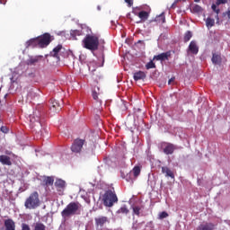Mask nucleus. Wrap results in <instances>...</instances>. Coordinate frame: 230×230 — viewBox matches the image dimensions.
I'll return each mask as SVG.
<instances>
[{"instance_id":"1","label":"nucleus","mask_w":230,"mask_h":230,"mask_svg":"<svg viewBox=\"0 0 230 230\" xmlns=\"http://www.w3.org/2000/svg\"><path fill=\"white\" fill-rule=\"evenodd\" d=\"M82 204L78 201H72L62 210L61 217L63 218H69V217H74V215H80V209Z\"/></svg>"},{"instance_id":"2","label":"nucleus","mask_w":230,"mask_h":230,"mask_svg":"<svg viewBox=\"0 0 230 230\" xmlns=\"http://www.w3.org/2000/svg\"><path fill=\"white\" fill-rule=\"evenodd\" d=\"M83 46L90 51H96L100 46V37L87 34L83 40Z\"/></svg>"},{"instance_id":"3","label":"nucleus","mask_w":230,"mask_h":230,"mask_svg":"<svg viewBox=\"0 0 230 230\" xmlns=\"http://www.w3.org/2000/svg\"><path fill=\"white\" fill-rule=\"evenodd\" d=\"M40 206V199L39 192L34 191L25 199L24 207L26 209H37Z\"/></svg>"},{"instance_id":"4","label":"nucleus","mask_w":230,"mask_h":230,"mask_svg":"<svg viewBox=\"0 0 230 230\" xmlns=\"http://www.w3.org/2000/svg\"><path fill=\"white\" fill-rule=\"evenodd\" d=\"M103 205L106 208H112L118 202V196L112 190H107L102 196Z\"/></svg>"},{"instance_id":"5","label":"nucleus","mask_w":230,"mask_h":230,"mask_svg":"<svg viewBox=\"0 0 230 230\" xmlns=\"http://www.w3.org/2000/svg\"><path fill=\"white\" fill-rule=\"evenodd\" d=\"M40 116H42V113H40V111L39 110H35L33 113L29 116L31 128L37 130L36 127L38 128L42 127V124L40 123Z\"/></svg>"},{"instance_id":"6","label":"nucleus","mask_w":230,"mask_h":230,"mask_svg":"<svg viewBox=\"0 0 230 230\" xmlns=\"http://www.w3.org/2000/svg\"><path fill=\"white\" fill-rule=\"evenodd\" d=\"M51 34L46 32L41 36L38 37L39 48H48L51 44Z\"/></svg>"},{"instance_id":"7","label":"nucleus","mask_w":230,"mask_h":230,"mask_svg":"<svg viewBox=\"0 0 230 230\" xmlns=\"http://www.w3.org/2000/svg\"><path fill=\"white\" fill-rule=\"evenodd\" d=\"M160 148L163 150L165 155H172L175 150H177V146L172 143L162 142L160 145Z\"/></svg>"},{"instance_id":"8","label":"nucleus","mask_w":230,"mask_h":230,"mask_svg":"<svg viewBox=\"0 0 230 230\" xmlns=\"http://www.w3.org/2000/svg\"><path fill=\"white\" fill-rule=\"evenodd\" d=\"M84 145H85V140L77 138L74 141L71 146V150L75 154H80L82 152V148H84Z\"/></svg>"},{"instance_id":"9","label":"nucleus","mask_w":230,"mask_h":230,"mask_svg":"<svg viewBox=\"0 0 230 230\" xmlns=\"http://www.w3.org/2000/svg\"><path fill=\"white\" fill-rule=\"evenodd\" d=\"M54 186L56 187L59 195H64V190H66V181L64 180L58 179L55 181Z\"/></svg>"},{"instance_id":"10","label":"nucleus","mask_w":230,"mask_h":230,"mask_svg":"<svg viewBox=\"0 0 230 230\" xmlns=\"http://www.w3.org/2000/svg\"><path fill=\"white\" fill-rule=\"evenodd\" d=\"M40 97V94H39L37 93L36 89L31 88V90L28 91L27 93V102H33L35 100H39V98Z\"/></svg>"},{"instance_id":"11","label":"nucleus","mask_w":230,"mask_h":230,"mask_svg":"<svg viewBox=\"0 0 230 230\" xmlns=\"http://www.w3.org/2000/svg\"><path fill=\"white\" fill-rule=\"evenodd\" d=\"M62 49H64V47L62 46V44H58L56 48L53 49L52 51H50L49 56L57 58L58 60H60L59 54Z\"/></svg>"},{"instance_id":"12","label":"nucleus","mask_w":230,"mask_h":230,"mask_svg":"<svg viewBox=\"0 0 230 230\" xmlns=\"http://www.w3.org/2000/svg\"><path fill=\"white\" fill-rule=\"evenodd\" d=\"M172 57V52L167 51V52H163L161 54H158L154 57V60H161L162 62H164V60H168Z\"/></svg>"},{"instance_id":"13","label":"nucleus","mask_w":230,"mask_h":230,"mask_svg":"<svg viewBox=\"0 0 230 230\" xmlns=\"http://www.w3.org/2000/svg\"><path fill=\"white\" fill-rule=\"evenodd\" d=\"M62 111V106L60 105V102L57 100L51 101V106H50V111L51 112H60Z\"/></svg>"},{"instance_id":"14","label":"nucleus","mask_w":230,"mask_h":230,"mask_svg":"<svg viewBox=\"0 0 230 230\" xmlns=\"http://www.w3.org/2000/svg\"><path fill=\"white\" fill-rule=\"evenodd\" d=\"M107 222H109V217H95V225L97 226V227H103V226H105V224H107Z\"/></svg>"},{"instance_id":"15","label":"nucleus","mask_w":230,"mask_h":230,"mask_svg":"<svg viewBox=\"0 0 230 230\" xmlns=\"http://www.w3.org/2000/svg\"><path fill=\"white\" fill-rule=\"evenodd\" d=\"M197 230H215V224L204 223L197 227Z\"/></svg>"},{"instance_id":"16","label":"nucleus","mask_w":230,"mask_h":230,"mask_svg":"<svg viewBox=\"0 0 230 230\" xmlns=\"http://www.w3.org/2000/svg\"><path fill=\"white\" fill-rule=\"evenodd\" d=\"M25 47L26 48H39V38H34V39H31L29 40L26 43H25Z\"/></svg>"},{"instance_id":"17","label":"nucleus","mask_w":230,"mask_h":230,"mask_svg":"<svg viewBox=\"0 0 230 230\" xmlns=\"http://www.w3.org/2000/svg\"><path fill=\"white\" fill-rule=\"evenodd\" d=\"M151 22H156L158 24H164L166 22V17L164 16V13L157 15L154 20H151Z\"/></svg>"},{"instance_id":"18","label":"nucleus","mask_w":230,"mask_h":230,"mask_svg":"<svg viewBox=\"0 0 230 230\" xmlns=\"http://www.w3.org/2000/svg\"><path fill=\"white\" fill-rule=\"evenodd\" d=\"M133 13H135V15H137V17H139V19H141V21L143 22L147 21L148 17L150 16V14L146 11H141L137 13L136 10H133Z\"/></svg>"},{"instance_id":"19","label":"nucleus","mask_w":230,"mask_h":230,"mask_svg":"<svg viewBox=\"0 0 230 230\" xmlns=\"http://www.w3.org/2000/svg\"><path fill=\"white\" fill-rule=\"evenodd\" d=\"M212 64H215L216 66H220L222 64V56L220 54L214 53L212 55Z\"/></svg>"},{"instance_id":"20","label":"nucleus","mask_w":230,"mask_h":230,"mask_svg":"<svg viewBox=\"0 0 230 230\" xmlns=\"http://www.w3.org/2000/svg\"><path fill=\"white\" fill-rule=\"evenodd\" d=\"M133 78L135 82H137L139 80H145V78H146V74L143 71H138L134 74Z\"/></svg>"},{"instance_id":"21","label":"nucleus","mask_w":230,"mask_h":230,"mask_svg":"<svg viewBox=\"0 0 230 230\" xmlns=\"http://www.w3.org/2000/svg\"><path fill=\"white\" fill-rule=\"evenodd\" d=\"M189 51H190L192 55H197V53H199V46H197V42L190 41L189 45Z\"/></svg>"},{"instance_id":"22","label":"nucleus","mask_w":230,"mask_h":230,"mask_svg":"<svg viewBox=\"0 0 230 230\" xmlns=\"http://www.w3.org/2000/svg\"><path fill=\"white\" fill-rule=\"evenodd\" d=\"M0 163L2 164H6V166H12V160H10V156L8 155H0Z\"/></svg>"},{"instance_id":"23","label":"nucleus","mask_w":230,"mask_h":230,"mask_svg":"<svg viewBox=\"0 0 230 230\" xmlns=\"http://www.w3.org/2000/svg\"><path fill=\"white\" fill-rule=\"evenodd\" d=\"M5 230H15V222L12 219H6L4 221Z\"/></svg>"},{"instance_id":"24","label":"nucleus","mask_w":230,"mask_h":230,"mask_svg":"<svg viewBox=\"0 0 230 230\" xmlns=\"http://www.w3.org/2000/svg\"><path fill=\"white\" fill-rule=\"evenodd\" d=\"M162 173H165V177L175 179V174H173V172L166 166L162 167Z\"/></svg>"},{"instance_id":"25","label":"nucleus","mask_w":230,"mask_h":230,"mask_svg":"<svg viewBox=\"0 0 230 230\" xmlns=\"http://www.w3.org/2000/svg\"><path fill=\"white\" fill-rule=\"evenodd\" d=\"M55 178H53L52 176H47L43 180V185L45 186H53Z\"/></svg>"},{"instance_id":"26","label":"nucleus","mask_w":230,"mask_h":230,"mask_svg":"<svg viewBox=\"0 0 230 230\" xmlns=\"http://www.w3.org/2000/svg\"><path fill=\"white\" fill-rule=\"evenodd\" d=\"M117 213H118V215H119V214L128 215L129 210L127 208V205H123L122 207H120V208L118 209Z\"/></svg>"},{"instance_id":"27","label":"nucleus","mask_w":230,"mask_h":230,"mask_svg":"<svg viewBox=\"0 0 230 230\" xmlns=\"http://www.w3.org/2000/svg\"><path fill=\"white\" fill-rule=\"evenodd\" d=\"M206 26L207 28H213L215 26V19L208 17L206 20Z\"/></svg>"},{"instance_id":"28","label":"nucleus","mask_w":230,"mask_h":230,"mask_svg":"<svg viewBox=\"0 0 230 230\" xmlns=\"http://www.w3.org/2000/svg\"><path fill=\"white\" fill-rule=\"evenodd\" d=\"M39 62V58H31L27 60V66H35Z\"/></svg>"},{"instance_id":"29","label":"nucleus","mask_w":230,"mask_h":230,"mask_svg":"<svg viewBox=\"0 0 230 230\" xmlns=\"http://www.w3.org/2000/svg\"><path fill=\"white\" fill-rule=\"evenodd\" d=\"M191 12H193V13H201L202 8L200 7V5L195 4V5L192 6V8H191Z\"/></svg>"},{"instance_id":"30","label":"nucleus","mask_w":230,"mask_h":230,"mask_svg":"<svg viewBox=\"0 0 230 230\" xmlns=\"http://www.w3.org/2000/svg\"><path fill=\"white\" fill-rule=\"evenodd\" d=\"M34 230H46V225L42 223H36L34 225Z\"/></svg>"},{"instance_id":"31","label":"nucleus","mask_w":230,"mask_h":230,"mask_svg":"<svg viewBox=\"0 0 230 230\" xmlns=\"http://www.w3.org/2000/svg\"><path fill=\"white\" fill-rule=\"evenodd\" d=\"M191 37H193V35L191 34V31H188L183 38L184 42H190V40H191Z\"/></svg>"},{"instance_id":"32","label":"nucleus","mask_w":230,"mask_h":230,"mask_svg":"<svg viewBox=\"0 0 230 230\" xmlns=\"http://www.w3.org/2000/svg\"><path fill=\"white\" fill-rule=\"evenodd\" d=\"M141 173V167L139 166H135L133 168V174H134V177H139V174Z\"/></svg>"},{"instance_id":"33","label":"nucleus","mask_w":230,"mask_h":230,"mask_svg":"<svg viewBox=\"0 0 230 230\" xmlns=\"http://www.w3.org/2000/svg\"><path fill=\"white\" fill-rule=\"evenodd\" d=\"M217 4H212V6H211V8H212V10H213V12H215V13H217V15H216V19H217V21H218V13H220V9L219 8H217Z\"/></svg>"},{"instance_id":"34","label":"nucleus","mask_w":230,"mask_h":230,"mask_svg":"<svg viewBox=\"0 0 230 230\" xmlns=\"http://www.w3.org/2000/svg\"><path fill=\"white\" fill-rule=\"evenodd\" d=\"M140 214H141V207L139 206L133 207V215H137V217H139Z\"/></svg>"},{"instance_id":"35","label":"nucleus","mask_w":230,"mask_h":230,"mask_svg":"<svg viewBox=\"0 0 230 230\" xmlns=\"http://www.w3.org/2000/svg\"><path fill=\"white\" fill-rule=\"evenodd\" d=\"M155 63H154V61H149L146 65V69H155Z\"/></svg>"},{"instance_id":"36","label":"nucleus","mask_w":230,"mask_h":230,"mask_svg":"<svg viewBox=\"0 0 230 230\" xmlns=\"http://www.w3.org/2000/svg\"><path fill=\"white\" fill-rule=\"evenodd\" d=\"M159 220H163L164 218H168V214L166 211H163L158 216Z\"/></svg>"},{"instance_id":"37","label":"nucleus","mask_w":230,"mask_h":230,"mask_svg":"<svg viewBox=\"0 0 230 230\" xmlns=\"http://www.w3.org/2000/svg\"><path fill=\"white\" fill-rule=\"evenodd\" d=\"M76 35H77V36L82 35V31H78V30H75V31H71V36H72V37L75 38V37H76Z\"/></svg>"},{"instance_id":"38","label":"nucleus","mask_w":230,"mask_h":230,"mask_svg":"<svg viewBox=\"0 0 230 230\" xmlns=\"http://www.w3.org/2000/svg\"><path fill=\"white\" fill-rule=\"evenodd\" d=\"M228 0H217L216 4L217 6H220V4H226Z\"/></svg>"},{"instance_id":"39","label":"nucleus","mask_w":230,"mask_h":230,"mask_svg":"<svg viewBox=\"0 0 230 230\" xmlns=\"http://www.w3.org/2000/svg\"><path fill=\"white\" fill-rule=\"evenodd\" d=\"M0 130H1V132H3L4 134H8V132L10 131V130L8 129V127H6V126H2V127L0 128Z\"/></svg>"},{"instance_id":"40","label":"nucleus","mask_w":230,"mask_h":230,"mask_svg":"<svg viewBox=\"0 0 230 230\" xmlns=\"http://www.w3.org/2000/svg\"><path fill=\"white\" fill-rule=\"evenodd\" d=\"M92 96L93 100L98 101V93H96V91H93Z\"/></svg>"},{"instance_id":"41","label":"nucleus","mask_w":230,"mask_h":230,"mask_svg":"<svg viewBox=\"0 0 230 230\" xmlns=\"http://www.w3.org/2000/svg\"><path fill=\"white\" fill-rule=\"evenodd\" d=\"M177 3H179V0L174 1L172 4L170 6V8L172 10L177 8Z\"/></svg>"},{"instance_id":"42","label":"nucleus","mask_w":230,"mask_h":230,"mask_svg":"<svg viewBox=\"0 0 230 230\" xmlns=\"http://www.w3.org/2000/svg\"><path fill=\"white\" fill-rule=\"evenodd\" d=\"M22 230H31L30 226L26 224L22 225Z\"/></svg>"},{"instance_id":"43","label":"nucleus","mask_w":230,"mask_h":230,"mask_svg":"<svg viewBox=\"0 0 230 230\" xmlns=\"http://www.w3.org/2000/svg\"><path fill=\"white\" fill-rule=\"evenodd\" d=\"M125 3H127L128 6H132L134 4V0H125Z\"/></svg>"},{"instance_id":"44","label":"nucleus","mask_w":230,"mask_h":230,"mask_svg":"<svg viewBox=\"0 0 230 230\" xmlns=\"http://www.w3.org/2000/svg\"><path fill=\"white\" fill-rule=\"evenodd\" d=\"M175 81V77H172L169 81H168V84L170 85V84H172V82H174Z\"/></svg>"},{"instance_id":"45","label":"nucleus","mask_w":230,"mask_h":230,"mask_svg":"<svg viewBox=\"0 0 230 230\" xmlns=\"http://www.w3.org/2000/svg\"><path fill=\"white\" fill-rule=\"evenodd\" d=\"M1 4H6V0H0Z\"/></svg>"},{"instance_id":"46","label":"nucleus","mask_w":230,"mask_h":230,"mask_svg":"<svg viewBox=\"0 0 230 230\" xmlns=\"http://www.w3.org/2000/svg\"><path fill=\"white\" fill-rule=\"evenodd\" d=\"M226 15H227L228 19L230 20V10H228V11L226 12Z\"/></svg>"},{"instance_id":"47","label":"nucleus","mask_w":230,"mask_h":230,"mask_svg":"<svg viewBox=\"0 0 230 230\" xmlns=\"http://www.w3.org/2000/svg\"><path fill=\"white\" fill-rule=\"evenodd\" d=\"M195 3H200V0H194Z\"/></svg>"},{"instance_id":"48","label":"nucleus","mask_w":230,"mask_h":230,"mask_svg":"<svg viewBox=\"0 0 230 230\" xmlns=\"http://www.w3.org/2000/svg\"><path fill=\"white\" fill-rule=\"evenodd\" d=\"M97 9L100 11V10H102V7H100V5H99V6H97Z\"/></svg>"}]
</instances>
